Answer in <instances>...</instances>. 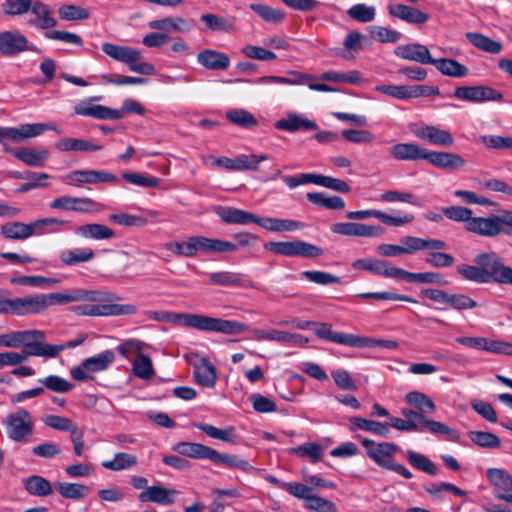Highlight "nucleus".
I'll return each mask as SVG.
<instances>
[{
    "instance_id": "nucleus-1",
    "label": "nucleus",
    "mask_w": 512,
    "mask_h": 512,
    "mask_svg": "<svg viewBox=\"0 0 512 512\" xmlns=\"http://www.w3.org/2000/svg\"><path fill=\"white\" fill-rule=\"evenodd\" d=\"M150 317L158 321H165L179 327L195 329L202 332L237 335L250 330V327L243 322L203 314L153 311L150 313Z\"/></svg>"
},
{
    "instance_id": "nucleus-2",
    "label": "nucleus",
    "mask_w": 512,
    "mask_h": 512,
    "mask_svg": "<svg viewBox=\"0 0 512 512\" xmlns=\"http://www.w3.org/2000/svg\"><path fill=\"white\" fill-rule=\"evenodd\" d=\"M217 215L226 224L247 225L255 223L258 226L272 232H290L302 229L304 223L292 219H280L272 217H259L251 212L234 207H218Z\"/></svg>"
},
{
    "instance_id": "nucleus-3",
    "label": "nucleus",
    "mask_w": 512,
    "mask_h": 512,
    "mask_svg": "<svg viewBox=\"0 0 512 512\" xmlns=\"http://www.w3.org/2000/svg\"><path fill=\"white\" fill-rule=\"evenodd\" d=\"M165 249L177 256L193 257L198 252L203 253H225L236 252L238 245L225 240L208 238L205 236H191L184 241L168 242Z\"/></svg>"
},
{
    "instance_id": "nucleus-4",
    "label": "nucleus",
    "mask_w": 512,
    "mask_h": 512,
    "mask_svg": "<svg viewBox=\"0 0 512 512\" xmlns=\"http://www.w3.org/2000/svg\"><path fill=\"white\" fill-rule=\"evenodd\" d=\"M361 444L366 448L367 456L381 468L393 471L405 479H411L413 474L402 464L394 462V456L400 450L393 442H375L369 438H363Z\"/></svg>"
},
{
    "instance_id": "nucleus-5",
    "label": "nucleus",
    "mask_w": 512,
    "mask_h": 512,
    "mask_svg": "<svg viewBox=\"0 0 512 512\" xmlns=\"http://www.w3.org/2000/svg\"><path fill=\"white\" fill-rule=\"evenodd\" d=\"M102 51L112 59L125 63L133 72L143 75L155 73V68L151 63L141 62L143 55L135 48L104 42L102 44Z\"/></svg>"
},
{
    "instance_id": "nucleus-6",
    "label": "nucleus",
    "mask_w": 512,
    "mask_h": 512,
    "mask_svg": "<svg viewBox=\"0 0 512 512\" xmlns=\"http://www.w3.org/2000/svg\"><path fill=\"white\" fill-rule=\"evenodd\" d=\"M3 425L8 439L16 443H28L34 433L33 416L24 408L8 413Z\"/></svg>"
},
{
    "instance_id": "nucleus-7",
    "label": "nucleus",
    "mask_w": 512,
    "mask_h": 512,
    "mask_svg": "<svg viewBox=\"0 0 512 512\" xmlns=\"http://www.w3.org/2000/svg\"><path fill=\"white\" fill-rule=\"evenodd\" d=\"M503 225L512 227V210H504L499 216L473 217L465 229L484 237H496L503 231Z\"/></svg>"
},
{
    "instance_id": "nucleus-8",
    "label": "nucleus",
    "mask_w": 512,
    "mask_h": 512,
    "mask_svg": "<svg viewBox=\"0 0 512 512\" xmlns=\"http://www.w3.org/2000/svg\"><path fill=\"white\" fill-rule=\"evenodd\" d=\"M474 261L486 273L487 283L495 281L500 284L512 285V267L505 265L496 253L478 254Z\"/></svg>"
},
{
    "instance_id": "nucleus-9",
    "label": "nucleus",
    "mask_w": 512,
    "mask_h": 512,
    "mask_svg": "<svg viewBox=\"0 0 512 512\" xmlns=\"http://www.w3.org/2000/svg\"><path fill=\"white\" fill-rule=\"evenodd\" d=\"M264 247L268 251L287 257L316 258L323 255V250L319 246L301 240L271 241L265 243Z\"/></svg>"
},
{
    "instance_id": "nucleus-10",
    "label": "nucleus",
    "mask_w": 512,
    "mask_h": 512,
    "mask_svg": "<svg viewBox=\"0 0 512 512\" xmlns=\"http://www.w3.org/2000/svg\"><path fill=\"white\" fill-rule=\"evenodd\" d=\"M282 179L291 189L300 185L312 183L341 193H349L351 191V187L347 182L331 176L315 173H301L295 176H284Z\"/></svg>"
},
{
    "instance_id": "nucleus-11",
    "label": "nucleus",
    "mask_w": 512,
    "mask_h": 512,
    "mask_svg": "<svg viewBox=\"0 0 512 512\" xmlns=\"http://www.w3.org/2000/svg\"><path fill=\"white\" fill-rule=\"evenodd\" d=\"M47 130L59 132L55 126L44 123H28L16 127L0 126V143L5 150V147H9L6 143L8 140L20 143L26 139L37 137Z\"/></svg>"
},
{
    "instance_id": "nucleus-12",
    "label": "nucleus",
    "mask_w": 512,
    "mask_h": 512,
    "mask_svg": "<svg viewBox=\"0 0 512 512\" xmlns=\"http://www.w3.org/2000/svg\"><path fill=\"white\" fill-rule=\"evenodd\" d=\"M46 334L41 330H24L21 331V346H24L19 355L25 356V361L30 356L53 358L55 348L53 344L45 343Z\"/></svg>"
},
{
    "instance_id": "nucleus-13",
    "label": "nucleus",
    "mask_w": 512,
    "mask_h": 512,
    "mask_svg": "<svg viewBox=\"0 0 512 512\" xmlns=\"http://www.w3.org/2000/svg\"><path fill=\"white\" fill-rule=\"evenodd\" d=\"M401 414L406 421L418 424V430H420V427H423L432 434L445 436L449 441L458 442L460 440V434L457 430L450 428L445 423L427 418L423 415V412L402 408Z\"/></svg>"
},
{
    "instance_id": "nucleus-14",
    "label": "nucleus",
    "mask_w": 512,
    "mask_h": 512,
    "mask_svg": "<svg viewBox=\"0 0 512 512\" xmlns=\"http://www.w3.org/2000/svg\"><path fill=\"white\" fill-rule=\"evenodd\" d=\"M453 97L471 103L502 102L504 99L499 90L486 85L456 87Z\"/></svg>"
},
{
    "instance_id": "nucleus-15",
    "label": "nucleus",
    "mask_w": 512,
    "mask_h": 512,
    "mask_svg": "<svg viewBox=\"0 0 512 512\" xmlns=\"http://www.w3.org/2000/svg\"><path fill=\"white\" fill-rule=\"evenodd\" d=\"M28 38L18 30H4L0 32V55L15 57L25 51H34Z\"/></svg>"
},
{
    "instance_id": "nucleus-16",
    "label": "nucleus",
    "mask_w": 512,
    "mask_h": 512,
    "mask_svg": "<svg viewBox=\"0 0 512 512\" xmlns=\"http://www.w3.org/2000/svg\"><path fill=\"white\" fill-rule=\"evenodd\" d=\"M456 342L472 349L512 356V343L486 337H457Z\"/></svg>"
},
{
    "instance_id": "nucleus-17",
    "label": "nucleus",
    "mask_w": 512,
    "mask_h": 512,
    "mask_svg": "<svg viewBox=\"0 0 512 512\" xmlns=\"http://www.w3.org/2000/svg\"><path fill=\"white\" fill-rule=\"evenodd\" d=\"M49 207L55 210L72 211L78 213L99 212L102 205L89 197H73L64 195L53 199Z\"/></svg>"
},
{
    "instance_id": "nucleus-18",
    "label": "nucleus",
    "mask_w": 512,
    "mask_h": 512,
    "mask_svg": "<svg viewBox=\"0 0 512 512\" xmlns=\"http://www.w3.org/2000/svg\"><path fill=\"white\" fill-rule=\"evenodd\" d=\"M40 293L9 299L8 314L17 316L36 315L45 311V302Z\"/></svg>"
},
{
    "instance_id": "nucleus-19",
    "label": "nucleus",
    "mask_w": 512,
    "mask_h": 512,
    "mask_svg": "<svg viewBox=\"0 0 512 512\" xmlns=\"http://www.w3.org/2000/svg\"><path fill=\"white\" fill-rule=\"evenodd\" d=\"M410 130L417 138L432 145L449 147L454 143L452 134L438 126L412 124Z\"/></svg>"
},
{
    "instance_id": "nucleus-20",
    "label": "nucleus",
    "mask_w": 512,
    "mask_h": 512,
    "mask_svg": "<svg viewBox=\"0 0 512 512\" xmlns=\"http://www.w3.org/2000/svg\"><path fill=\"white\" fill-rule=\"evenodd\" d=\"M331 231L343 236L381 237L385 229L379 225H367L358 222H338L331 226Z\"/></svg>"
},
{
    "instance_id": "nucleus-21",
    "label": "nucleus",
    "mask_w": 512,
    "mask_h": 512,
    "mask_svg": "<svg viewBox=\"0 0 512 512\" xmlns=\"http://www.w3.org/2000/svg\"><path fill=\"white\" fill-rule=\"evenodd\" d=\"M66 184H99L116 182L117 176L113 173L100 170H74L63 177Z\"/></svg>"
},
{
    "instance_id": "nucleus-22",
    "label": "nucleus",
    "mask_w": 512,
    "mask_h": 512,
    "mask_svg": "<svg viewBox=\"0 0 512 512\" xmlns=\"http://www.w3.org/2000/svg\"><path fill=\"white\" fill-rule=\"evenodd\" d=\"M346 216L349 219H357V220L368 219V218L373 217V218L380 220L382 223H384L386 225L394 226V227L402 226V225H404L406 223H410L414 220L413 214H410V213H405L402 216L395 217V216L388 215L380 210L350 211L347 213Z\"/></svg>"
},
{
    "instance_id": "nucleus-23",
    "label": "nucleus",
    "mask_w": 512,
    "mask_h": 512,
    "mask_svg": "<svg viewBox=\"0 0 512 512\" xmlns=\"http://www.w3.org/2000/svg\"><path fill=\"white\" fill-rule=\"evenodd\" d=\"M486 477L494 488L495 497L503 500L504 496L512 494V476L511 474L501 468H488L486 470Z\"/></svg>"
},
{
    "instance_id": "nucleus-24",
    "label": "nucleus",
    "mask_w": 512,
    "mask_h": 512,
    "mask_svg": "<svg viewBox=\"0 0 512 512\" xmlns=\"http://www.w3.org/2000/svg\"><path fill=\"white\" fill-rule=\"evenodd\" d=\"M394 54L404 60L414 61L423 65H430L433 57L426 45L410 43L399 45L395 48Z\"/></svg>"
},
{
    "instance_id": "nucleus-25",
    "label": "nucleus",
    "mask_w": 512,
    "mask_h": 512,
    "mask_svg": "<svg viewBox=\"0 0 512 512\" xmlns=\"http://www.w3.org/2000/svg\"><path fill=\"white\" fill-rule=\"evenodd\" d=\"M275 128L281 131L297 132L300 130L313 131L318 128L316 122L294 112L287 113L286 117L279 119L275 123Z\"/></svg>"
},
{
    "instance_id": "nucleus-26",
    "label": "nucleus",
    "mask_w": 512,
    "mask_h": 512,
    "mask_svg": "<svg viewBox=\"0 0 512 512\" xmlns=\"http://www.w3.org/2000/svg\"><path fill=\"white\" fill-rule=\"evenodd\" d=\"M424 160L441 169H460L466 165V160L455 153L425 151Z\"/></svg>"
},
{
    "instance_id": "nucleus-27",
    "label": "nucleus",
    "mask_w": 512,
    "mask_h": 512,
    "mask_svg": "<svg viewBox=\"0 0 512 512\" xmlns=\"http://www.w3.org/2000/svg\"><path fill=\"white\" fill-rule=\"evenodd\" d=\"M404 254H414L421 250H444L447 244L440 239L404 236L401 238Z\"/></svg>"
},
{
    "instance_id": "nucleus-28",
    "label": "nucleus",
    "mask_w": 512,
    "mask_h": 512,
    "mask_svg": "<svg viewBox=\"0 0 512 512\" xmlns=\"http://www.w3.org/2000/svg\"><path fill=\"white\" fill-rule=\"evenodd\" d=\"M5 152L13 154L18 160L31 167H42L49 158V151L45 148H11L5 147Z\"/></svg>"
},
{
    "instance_id": "nucleus-29",
    "label": "nucleus",
    "mask_w": 512,
    "mask_h": 512,
    "mask_svg": "<svg viewBox=\"0 0 512 512\" xmlns=\"http://www.w3.org/2000/svg\"><path fill=\"white\" fill-rule=\"evenodd\" d=\"M178 492L175 489L165 488L163 486H149L139 493L140 502H153L160 505H170L175 501Z\"/></svg>"
},
{
    "instance_id": "nucleus-30",
    "label": "nucleus",
    "mask_w": 512,
    "mask_h": 512,
    "mask_svg": "<svg viewBox=\"0 0 512 512\" xmlns=\"http://www.w3.org/2000/svg\"><path fill=\"white\" fill-rule=\"evenodd\" d=\"M30 11L35 18L28 21L29 25L42 30H48L57 25V20L52 16L50 7L46 3L35 0Z\"/></svg>"
},
{
    "instance_id": "nucleus-31",
    "label": "nucleus",
    "mask_w": 512,
    "mask_h": 512,
    "mask_svg": "<svg viewBox=\"0 0 512 512\" xmlns=\"http://www.w3.org/2000/svg\"><path fill=\"white\" fill-rule=\"evenodd\" d=\"M74 113L80 116L92 117L95 119L119 120L122 112L103 105H86L80 103L74 107Z\"/></svg>"
},
{
    "instance_id": "nucleus-32",
    "label": "nucleus",
    "mask_w": 512,
    "mask_h": 512,
    "mask_svg": "<svg viewBox=\"0 0 512 512\" xmlns=\"http://www.w3.org/2000/svg\"><path fill=\"white\" fill-rule=\"evenodd\" d=\"M388 11L391 16L397 17L410 24L420 25L426 23L430 19L429 14L404 4L389 5Z\"/></svg>"
},
{
    "instance_id": "nucleus-33",
    "label": "nucleus",
    "mask_w": 512,
    "mask_h": 512,
    "mask_svg": "<svg viewBox=\"0 0 512 512\" xmlns=\"http://www.w3.org/2000/svg\"><path fill=\"white\" fill-rule=\"evenodd\" d=\"M315 335L333 343L353 347L355 341V335L344 333V332H336L332 330L331 324L328 323H315L313 324Z\"/></svg>"
},
{
    "instance_id": "nucleus-34",
    "label": "nucleus",
    "mask_w": 512,
    "mask_h": 512,
    "mask_svg": "<svg viewBox=\"0 0 512 512\" xmlns=\"http://www.w3.org/2000/svg\"><path fill=\"white\" fill-rule=\"evenodd\" d=\"M55 148L60 152H96L103 145L80 138L65 137L55 142Z\"/></svg>"
},
{
    "instance_id": "nucleus-35",
    "label": "nucleus",
    "mask_w": 512,
    "mask_h": 512,
    "mask_svg": "<svg viewBox=\"0 0 512 512\" xmlns=\"http://www.w3.org/2000/svg\"><path fill=\"white\" fill-rule=\"evenodd\" d=\"M197 62L209 70H226L230 66L227 54L213 49H204L197 54Z\"/></svg>"
},
{
    "instance_id": "nucleus-36",
    "label": "nucleus",
    "mask_w": 512,
    "mask_h": 512,
    "mask_svg": "<svg viewBox=\"0 0 512 512\" xmlns=\"http://www.w3.org/2000/svg\"><path fill=\"white\" fill-rule=\"evenodd\" d=\"M209 281L213 285L222 287H249L251 283L245 275L232 271H219L207 273Z\"/></svg>"
},
{
    "instance_id": "nucleus-37",
    "label": "nucleus",
    "mask_w": 512,
    "mask_h": 512,
    "mask_svg": "<svg viewBox=\"0 0 512 512\" xmlns=\"http://www.w3.org/2000/svg\"><path fill=\"white\" fill-rule=\"evenodd\" d=\"M425 148L415 143H398L390 147L389 152L396 160L417 161L424 160Z\"/></svg>"
},
{
    "instance_id": "nucleus-38",
    "label": "nucleus",
    "mask_w": 512,
    "mask_h": 512,
    "mask_svg": "<svg viewBox=\"0 0 512 512\" xmlns=\"http://www.w3.org/2000/svg\"><path fill=\"white\" fill-rule=\"evenodd\" d=\"M151 29L164 31V32H179L185 33L193 28V24L181 17H168L163 19L152 20L148 23Z\"/></svg>"
},
{
    "instance_id": "nucleus-39",
    "label": "nucleus",
    "mask_w": 512,
    "mask_h": 512,
    "mask_svg": "<svg viewBox=\"0 0 512 512\" xmlns=\"http://www.w3.org/2000/svg\"><path fill=\"white\" fill-rule=\"evenodd\" d=\"M210 461L216 465L229 469H239L243 472H250L254 469L247 460L241 459L236 455L219 453L215 449L212 450Z\"/></svg>"
},
{
    "instance_id": "nucleus-40",
    "label": "nucleus",
    "mask_w": 512,
    "mask_h": 512,
    "mask_svg": "<svg viewBox=\"0 0 512 512\" xmlns=\"http://www.w3.org/2000/svg\"><path fill=\"white\" fill-rule=\"evenodd\" d=\"M75 234L82 238L92 240H107L115 236L113 229L98 223H90L78 226L75 229Z\"/></svg>"
},
{
    "instance_id": "nucleus-41",
    "label": "nucleus",
    "mask_w": 512,
    "mask_h": 512,
    "mask_svg": "<svg viewBox=\"0 0 512 512\" xmlns=\"http://www.w3.org/2000/svg\"><path fill=\"white\" fill-rule=\"evenodd\" d=\"M430 65H434L442 75L448 77L461 78L469 73L467 66L452 58H433V62Z\"/></svg>"
},
{
    "instance_id": "nucleus-42",
    "label": "nucleus",
    "mask_w": 512,
    "mask_h": 512,
    "mask_svg": "<svg viewBox=\"0 0 512 512\" xmlns=\"http://www.w3.org/2000/svg\"><path fill=\"white\" fill-rule=\"evenodd\" d=\"M173 450L179 454L193 459L210 460L213 448L201 443L179 442L173 446Z\"/></svg>"
},
{
    "instance_id": "nucleus-43",
    "label": "nucleus",
    "mask_w": 512,
    "mask_h": 512,
    "mask_svg": "<svg viewBox=\"0 0 512 512\" xmlns=\"http://www.w3.org/2000/svg\"><path fill=\"white\" fill-rule=\"evenodd\" d=\"M299 76L298 81H293L289 78L282 76H262L257 78L256 80L250 79H229L226 80V83H257V84H282V85H293V84H304L309 80L313 79V76L308 74L296 73Z\"/></svg>"
},
{
    "instance_id": "nucleus-44",
    "label": "nucleus",
    "mask_w": 512,
    "mask_h": 512,
    "mask_svg": "<svg viewBox=\"0 0 512 512\" xmlns=\"http://www.w3.org/2000/svg\"><path fill=\"white\" fill-rule=\"evenodd\" d=\"M0 235L8 240H26L32 237V230L29 223L12 221L1 226Z\"/></svg>"
},
{
    "instance_id": "nucleus-45",
    "label": "nucleus",
    "mask_w": 512,
    "mask_h": 512,
    "mask_svg": "<svg viewBox=\"0 0 512 512\" xmlns=\"http://www.w3.org/2000/svg\"><path fill=\"white\" fill-rule=\"evenodd\" d=\"M465 37L474 47L490 54H499L503 49L500 42L478 32H467Z\"/></svg>"
},
{
    "instance_id": "nucleus-46",
    "label": "nucleus",
    "mask_w": 512,
    "mask_h": 512,
    "mask_svg": "<svg viewBox=\"0 0 512 512\" xmlns=\"http://www.w3.org/2000/svg\"><path fill=\"white\" fill-rule=\"evenodd\" d=\"M194 378L197 384L212 388L216 384V370L212 363L202 359L201 363L195 366Z\"/></svg>"
},
{
    "instance_id": "nucleus-47",
    "label": "nucleus",
    "mask_w": 512,
    "mask_h": 512,
    "mask_svg": "<svg viewBox=\"0 0 512 512\" xmlns=\"http://www.w3.org/2000/svg\"><path fill=\"white\" fill-rule=\"evenodd\" d=\"M95 256L93 249L89 247L64 250L60 253V261L68 266L77 265L92 260Z\"/></svg>"
},
{
    "instance_id": "nucleus-48",
    "label": "nucleus",
    "mask_w": 512,
    "mask_h": 512,
    "mask_svg": "<svg viewBox=\"0 0 512 512\" xmlns=\"http://www.w3.org/2000/svg\"><path fill=\"white\" fill-rule=\"evenodd\" d=\"M25 490L32 496L46 497L53 492L50 482L42 476L32 475L24 480Z\"/></svg>"
},
{
    "instance_id": "nucleus-49",
    "label": "nucleus",
    "mask_w": 512,
    "mask_h": 512,
    "mask_svg": "<svg viewBox=\"0 0 512 512\" xmlns=\"http://www.w3.org/2000/svg\"><path fill=\"white\" fill-rule=\"evenodd\" d=\"M349 422L353 424L356 429H360L377 436L387 437L390 434V429L386 423L361 417H351Z\"/></svg>"
},
{
    "instance_id": "nucleus-50",
    "label": "nucleus",
    "mask_w": 512,
    "mask_h": 512,
    "mask_svg": "<svg viewBox=\"0 0 512 512\" xmlns=\"http://www.w3.org/2000/svg\"><path fill=\"white\" fill-rule=\"evenodd\" d=\"M83 361L84 368H87L88 372H100L106 370L115 361V354L112 350H105Z\"/></svg>"
},
{
    "instance_id": "nucleus-51",
    "label": "nucleus",
    "mask_w": 512,
    "mask_h": 512,
    "mask_svg": "<svg viewBox=\"0 0 512 512\" xmlns=\"http://www.w3.org/2000/svg\"><path fill=\"white\" fill-rule=\"evenodd\" d=\"M306 197L311 203L326 209L341 210L345 207L340 196H328L325 192H309Z\"/></svg>"
},
{
    "instance_id": "nucleus-52",
    "label": "nucleus",
    "mask_w": 512,
    "mask_h": 512,
    "mask_svg": "<svg viewBox=\"0 0 512 512\" xmlns=\"http://www.w3.org/2000/svg\"><path fill=\"white\" fill-rule=\"evenodd\" d=\"M136 312L137 307L133 304H95V316L133 315Z\"/></svg>"
},
{
    "instance_id": "nucleus-53",
    "label": "nucleus",
    "mask_w": 512,
    "mask_h": 512,
    "mask_svg": "<svg viewBox=\"0 0 512 512\" xmlns=\"http://www.w3.org/2000/svg\"><path fill=\"white\" fill-rule=\"evenodd\" d=\"M405 456L410 465L415 469L433 476L438 474V468L426 455L413 450H407L405 451Z\"/></svg>"
},
{
    "instance_id": "nucleus-54",
    "label": "nucleus",
    "mask_w": 512,
    "mask_h": 512,
    "mask_svg": "<svg viewBox=\"0 0 512 512\" xmlns=\"http://www.w3.org/2000/svg\"><path fill=\"white\" fill-rule=\"evenodd\" d=\"M287 452L290 455H296L303 458L307 457L312 463H317L322 458L323 448L318 443L306 442L300 446L288 448Z\"/></svg>"
},
{
    "instance_id": "nucleus-55",
    "label": "nucleus",
    "mask_w": 512,
    "mask_h": 512,
    "mask_svg": "<svg viewBox=\"0 0 512 512\" xmlns=\"http://www.w3.org/2000/svg\"><path fill=\"white\" fill-rule=\"evenodd\" d=\"M194 427L204 432L207 436L221 440L223 442L234 443L235 435H234V427L230 426L226 429L217 428L213 425L206 424L203 422L194 423Z\"/></svg>"
},
{
    "instance_id": "nucleus-56",
    "label": "nucleus",
    "mask_w": 512,
    "mask_h": 512,
    "mask_svg": "<svg viewBox=\"0 0 512 512\" xmlns=\"http://www.w3.org/2000/svg\"><path fill=\"white\" fill-rule=\"evenodd\" d=\"M137 463L138 459L135 455L119 452L114 455L112 460L103 461L102 466L111 471H122L136 466Z\"/></svg>"
},
{
    "instance_id": "nucleus-57",
    "label": "nucleus",
    "mask_w": 512,
    "mask_h": 512,
    "mask_svg": "<svg viewBox=\"0 0 512 512\" xmlns=\"http://www.w3.org/2000/svg\"><path fill=\"white\" fill-rule=\"evenodd\" d=\"M405 401L414 406L419 412L434 413L436 411V405L430 397L419 391H411L405 395Z\"/></svg>"
},
{
    "instance_id": "nucleus-58",
    "label": "nucleus",
    "mask_w": 512,
    "mask_h": 512,
    "mask_svg": "<svg viewBox=\"0 0 512 512\" xmlns=\"http://www.w3.org/2000/svg\"><path fill=\"white\" fill-rule=\"evenodd\" d=\"M208 29L214 32L229 33L234 30V23L230 19L217 14L207 13L200 17Z\"/></svg>"
},
{
    "instance_id": "nucleus-59",
    "label": "nucleus",
    "mask_w": 512,
    "mask_h": 512,
    "mask_svg": "<svg viewBox=\"0 0 512 512\" xmlns=\"http://www.w3.org/2000/svg\"><path fill=\"white\" fill-rule=\"evenodd\" d=\"M320 80L333 82V83H350L359 84L362 81V75L357 70L349 72H338V71H326L319 77Z\"/></svg>"
},
{
    "instance_id": "nucleus-60",
    "label": "nucleus",
    "mask_w": 512,
    "mask_h": 512,
    "mask_svg": "<svg viewBox=\"0 0 512 512\" xmlns=\"http://www.w3.org/2000/svg\"><path fill=\"white\" fill-rule=\"evenodd\" d=\"M226 118L231 123L245 129H250L258 124L255 116L251 112L242 108L228 110L226 112Z\"/></svg>"
},
{
    "instance_id": "nucleus-61",
    "label": "nucleus",
    "mask_w": 512,
    "mask_h": 512,
    "mask_svg": "<svg viewBox=\"0 0 512 512\" xmlns=\"http://www.w3.org/2000/svg\"><path fill=\"white\" fill-rule=\"evenodd\" d=\"M12 284L37 287V288H49L60 283V279L45 277V276H20L11 279Z\"/></svg>"
},
{
    "instance_id": "nucleus-62",
    "label": "nucleus",
    "mask_w": 512,
    "mask_h": 512,
    "mask_svg": "<svg viewBox=\"0 0 512 512\" xmlns=\"http://www.w3.org/2000/svg\"><path fill=\"white\" fill-rule=\"evenodd\" d=\"M56 490L66 499L79 500L87 496L89 488L79 483L59 482L56 484Z\"/></svg>"
},
{
    "instance_id": "nucleus-63",
    "label": "nucleus",
    "mask_w": 512,
    "mask_h": 512,
    "mask_svg": "<svg viewBox=\"0 0 512 512\" xmlns=\"http://www.w3.org/2000/svg\"><path fill=\"white\" fill-rule=\"evenodd\" d=\"M38 382L42 384L41 387L46 388L55 393H67L71 391L74 385L58 375H48L46 377L38 379Z\"/></svg>"
},
{
    "instance_id": "nucleus-64",
    "label": "nucleus",
    "mask_w": 512,
    "mask_h": 512,
    "mask_svg": "<svg viewBox=\"0 0 512 512\" xmlns=\"http://www.w3.org/2000/svg\"><path fill=\"white\" fill-rule=\"evenodd\" d=\"M250 8L257 13L263 20L269 23H280L285 18V13L281 9H276L271 6L252 3Z\"/></svg>"
}]
</instances>
